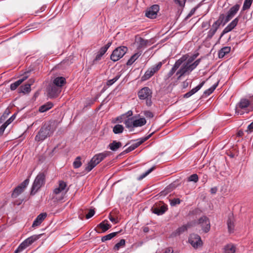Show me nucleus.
I'll return each mask as SVG.
<instances>
[{
  "mask_svg": "<svg viewBox=\"0 0 253 253\" xmlns=\"http://www.w3.org/2000/svg\"><path fill=\"white\" fill-rule=\"evenodd\" d=\"M56 128V122L54 121H49L42 123L38 133L35 137L37 142H42L45 139L50 137Z\"/></svg>",
  "mask_w": 253,
  "mask_h": 253,
  "instance_id": "f257e3e1",
  "label": "nucleus"
},
{
  "mask_svg": "<svg viewBox=\"0 0 253 253\" xmlns=\"http://www.w3.org/2000/svg\"><path fill=\"white\" fill-rule=\"evenodd\" d=\"M111 152L105 151L102 153L95 155L88 163L85 168L87 172L91 171L96 166L102 161L105 158L110 155Z\"/></svg>",
  "mask_w": 253,
  "mask_h": 253,
  "instance_id": "f03ea898",
  "label": "nucleus"
},
{
  "mask_svg": "<svg viewBox=\"0 0 253 253\" xmlns=\"http://www.w3.org/2000/svg\"><path fill=\"white\" fill-rule=\"evenodd\" d=\"M252 99L253 101L246 98L241 99L236 105V114L242 115L244 113V112L240 111V109H246L247 113L253 111V96Z\"/></svg>",
  "mask_w": 253,
  "mask_h": 253,
  "instance_id": "7ed1b4c3",
  "label": "nucleus"
},
{
  "mask_svg": "<svg viewBox=\"0 0 253 253\" xmlns=\"http://www.w3.org/2000/svg\"><path fill=\"white\" fill-rule=\"evenodd\" d=\"M45 174L43 172H40L36 177L31 187L30 195H35L38 191L45 184Z\"/></svg>",
  "mask_w": 253,
  "mask_h": 253,
  "instance_id": "20e7f679",
  "label": "nucleus"
},
{
  "mask_svg": "<svg viewBox=\"0 0 253 253\" xmlns=\"http://www.w3.org/2000/svg\"><path fill=\"white\" fill-rule=\"evenodd\" d=\"M127 51V48L125 46H121L115 48L110 56V59L113 62H116L122 58Z\"/></svg>",
  "mask_w": 253,
  "mask_h": 253,
  "instance_id": "39448f33",
  "label": "nucleus"
},
{
  "mask_svg": "<svg viewBox=\"0 0 253 253\" xmlns=\"http://www.w3.org/2000/svg\"><path fill=\"white\" fill-rule=\"evenodd\" d=\"M188 57V54L183 55L181 58L175 61L174 65L167 75V79L170 78L174 74V73L179 68L181 64L186 61Z\"/></svg>",
  "mask_w": 253,
  "mask_h": 253,
  "instance_id": "423d86ee",
  "label": "nucleus"
},
{
  "mask_svg": "<svg viewBox=\"0 0 253 253\" xmlns=\"http://www.w3.org/2000/svg\"><path fill=\"white\" fill-rule=\"evenodd\" d=\"M197 224L200 225L203 231L207 233L209 232L211 229V223L209 218L203 215L201 217L198 221Z\"/></svg>",
  "mask_w": 253,
  "mask_h": 253,
  "instance_id": "0eeeda50",
  "label": "nucleus"
},
{
  "mask_svg": "<svg viewBox=\"0 0 253 253\" xmlns=\"http://www.w3.org/2000/svg\"><path fill=\"white\" fill-rule=\"evenodd\" d=\"M168 210V206L163 202L155 204L151 208L153 213L160 215L163 214Z\"/></svg>",
  "mask_w": 253,
  "mask_h": 253,
  "instance_id": "6e6552de",
  "label": "nucleus"
},
{
  "mask_svg": "<svg viewBox=\"0 0 253 253\" xmlns=\"http://www.w3.org/2000/svg\"><path fill=\"white\" fill-rule=\"evenodd\" d=\"M188 242L195 249H197L203 245L201 237L199 235L194 233L190 235Z\"/></svg>",
  "mask_w": 253,
  "mask_h": 253,
  "instance_id": "1a4fd4ad",
  "label": "nucleus"
},
{
  "mask_svg": "<svg viewBox=\"0 0 253 253\" xmlns=\"http://www.w3.org/2000/svg\"><path fill=\"white\" fill-rule=\"evenodd\" d=\"M240 7V4H236L231 7L227 13L225 17V20L223 23V25H225L228 21L232 19L239 11Z\"/></svg>",
  "mask_w": 253,
  "mask_h": 253,
  "instance_id": "9d476101",
  "label": "nucleus"
},
{
  "mask_svg": "<svg viewBox=\"0 0 253 253\" xmlns=\"http://www.w3.org/2000/svg\"><path fill=\"white\" fill-rule=\"evenodd\" d=\"M159 11V6L158 4H154L145 11V16L151 19L156 18L157 13Z\"/></svg>",
  "mask_w": 253,
  "mask_h": 253,
  "instance_id": "9b49d317",
  "label": "nucleus"
},
{
  "mask_svg": "<svg viewBox=\"0 0 253 253\" xmlns=\"http://www.w3.org/2000/svg\"><path fill=\"white\" fill-rule=\"evenodd\" d=\"M154 133V131L152 132L147 136L140 138L139 139H137L136 140H132L131 141H137L136 142L132 144L131 146L128 147L129 151L131 152L134 149H135L136 148L139 147L141 144H142L143 143L147 141L148 139H149Z\"/></svg>",
  "mask_w": 253,
  "mask_h": 253,
  "instance_id": "f8f14e48",
  "label": "nucleus"
},
{
  "mask_svg": "<svg viewBox=\"0 0 253 253\" xmlns=\"http://www.w3.org/2000/svg\"><path fill=\"white\" fill-rule=\"evenodd\" d=\"M180 68L176 72V75L177 76V80H180L181 78L184 76L185 74H189L191 71L190 68L189 64L186 62L182 63Z\"/></svg>",
  "mask_w": 253,
  "mask_h": 253,
  "instance_id": "ddd939ff",
  "label": "nucleus"
},
{
  "mask_svg": "<svg viewBox=\"0 0 253 253\" xmlns=\"http://www.w3.org/2000/svg\"><path fill=\"white\" fill-rule=\"evenodd\" d=\"M240 15L232 20L222 31L220 36V39L224 34L232 31L238 24L239 20Z\"/></svg>",
  "mask_w": 253,
  "mask_h": 253,
  "instance_id": "4468645a",
  "label": "nucleus"
},
{
  "mask_svg": "<svg viewBox=\"0 0 253 253\" xmlns=\"http://www.w3.org/2000/svg\"><path fill=\"white\" fill-rule=\"evenodd\" d=\"M61 91V88L51 84L48 88V94L50 98L56 97Z\"/></svg>",
  "mask_w": 253,
  "mask_h": 253,
  "instance_id": "2eb2a0df",
  "label": "nucleus"
},
{
  "mask_svg": "<svg viewBox=\"0 0 253 253\" xmlns=\"http://www.w3.org/2000/svg\"><path fill=\"white\" fill-rule=\"evenodd\" d=\"M152 91L148 87H144L138 92V97L140 99L144 100L148 97H152Z\"/></svg>",
  "mask_w": 253,
  "mask_h": 253,
  "instance_id": "dca6fc26",
  "label": "nucleus"
},
{
  "mask_svg": "<svg viewBox=\"0 0 253 253\" xmlns=\"http://www.w3.org/2000/svg\"><path fill=\"white\" fill-rule=\"evenodd\" d=\"M192 226L190 222L187 223L186 224L183 225L181 227H178L174 231L172 232L171 236L172 237H175L180 235L181 234L186 231L188 229Z\"/></svg>",
  "mask_w": 253,
  "mask_h": 253,
  "instance_id": "f3484780",
  "label": "nucleus"
},
{
  "mask_svg": "<svg viewBox=\"0 0 253 253\" xmlns=\"http://www.w3.org/2000/svg\"><path fill=\"white\" fill-rule=\"evenodd\" d=\"M30 72H27L25 73V75L23 76L22 78L18 80V81H16L14 83H12L10 84V89L11 90H15L18 86H19L25 80H26L28 77V76L27 75V74L29 73Z\"/></svg>",
  "mask_w": 253,
  "mask_h": 253,
  "instance_id": "a211bd4d",
  "label": "nucleus"
},
{
  "mask_svg": "<svg viewBox=\"0 0 253 253\" xmlns=\"http://www.w3.org/2000/svg\"><path fill=\"white\" fill-rule=\"evenodd\" d=\"M47 215V214L46 212L41 213L38 215L32 224V227H34L40 225L44 220V219L46 217Z\"/></svg>",
  "mask_w": 253,
  "mask_h": 253,
  "instance_id": "6ab92c4d",
  "label": "nucleus"
},
{
  "mask_svg": "<svg viewBox=\"0 0 253 253\" xmlns=\"http://www.w3.org/2000/svg\"><path fill=\"white\" fill-rule=\"evenodd\" d=\"M205 81L202 82L199 85H198L192 89L191 90L188 91V92L184 94L183 97L184 98H188L195 94L196 92H197L198 90H199L205 84Z\"/></svg>",
  "mask_w": 253,
  "mask_h": 253,
  "instance_id": "aec40b11",
  "label": "nucleus"
},
{
  "mask_svg": "<svg viewBox=\"0 0 253 253\" xmlns=\"http://www.w3.org/2000/svg\"><path fill=\"white\" fill-rule=\"evenodd\" d=\"M67 186V183L63 180L59 181V185L58 187L55 188L53 191V194L55 195L59 194L61 192L65 190L66 187Z\"/></svg>",
  "mask_w": 253,
  "mask_h": 253,
  "instance_id": "412c9836",
  "label": "nucleus"
},
{
  "mask_svg": "<svg viewBox=\"0 0 253 253\" xmlns=\"http://www.w3.org/2000/svg\"><path fill=\"white\" fill-rule=\"evenodd\" d=\"M97 227L101 230V231H98L99 233H104L111 227V225L108 223L107 220H104L98 224Z\"/></svg>",
  "mask_w": 253,
  "mask_h": 253,
  "instance_id": "4be33fe9",
  "label": "nucleus"
},
{
  "mask_svg": "<svg viewBox=\"0 0 253 253\" xmlns=\"http://www.w3.org/2000/svg\"><path fill=\"white\" fill-rule=\"evenodd\" d=\"M66 83V81L64 77H58L53 80L52 84L61 88Z\"/></svg>",
  "mask_w": 253,
  "mask_h": 253,
  "instance_id": "5701e85b",
  "label": "nucleus"
},
{
  "mask_svg": "<svg viewBox=\"0 0 253 253\" xmlns=\"http://www.w3.org/2000/svg\"><path fill=\"white\" fill-rule=\"evenodd\" d=\"M177 187V184L175 182H172L167 186L165 189L161 192L160 194L161 196H166L168 193L171 192Z\"/></svg>",
  "mask_w": 253,
  "mask_h": 253,
  "instance_id": "b1692460",
  "label": "nucleus"
},
{
  "mask_svg": "<svg viewBox=\"0 0 253 253\" xmlns=\"http://www.w3.org/2000/svg\"><path fill=\"white\" fill-rule=\"evenodd\" d=\"M42 235V234L39 235H34L25 239L24 241V242L26 244V246L28 247L32 245L34 242L38 240Z\"/></svg>",
  "mask_w": 253,
  "mask_h": 253,
  "instance_id": "393cba45",
  "label": "nucleus"
},
{
  "mask_svg": "<svg viewBox=\"0 0 253 253\" xmlns=\"http://www.w3.org/2000/svg\"><path fill=\"white\" fill-rule=\"evenodd\" d=\"M29 81H30V83H28L20 86V87L18 89L19 93H26L30 92L31 85L34 82L31 81V80Z\"/></svg>",
  "mask_w": 253,
  "mask_h": 253,
  "instance_id": "a878e982",
  "label": "nucleus"
},
{
  "mask_svg": "<svg viewBox=\"0 0 253 253\" xmlns=\"http://www.w3.org/2000/svg\"><path fill=\"white\" fill-rule=\"evenodd\" d=\"M122 143L121 142L117 141L116 140H113L112 142L109 144L108 148L110 149L113 151H117L122 147Z\"/></svg>",
  "mask_w": 253,
  "mask_h": 253,
  "instance_id": "bb28decb",
  "label": "nucleus"
},
{
  "mask_svg": "<svg viewBox=\"0 0 253 253\" xmlns=\"http://www.w3.org/2000/svg\"><path fill=\"white\" fill-rule=\"evenodd\" d=\"M219 27L217 26L216 25H215V24H213L212 25L211 28L209 30V31L208 33V35L206 38L207 40H211L212 37L214 36V35L215 34L216 32L217 31V29Z\"/></svg>",
  "mask_w": 253,
  "mask_h": 253,
  "instance_id": "cd10ccee",
  "label": "nucleus"
},
{
  "mask_svg": "<svg viewBox=\"0 0 253 253\" xmlns=\"http://www.w3.org/2000/svg\"><path fill=\"white\" fill-rule=\"evenodd\" d=\"M53 106V104L51 102H48L40 106L39 107V111L41 113H43L50 109Z\"/></svg>",
  "mask_w": 253,
  "mask_h": 253,
  "instance_id": "c85d7f7f",
  "label": "nucleus"
},
{
  "mask_svg": "<svg viewBox=\"0 0 253 253\" xmlns=\"http://www.w3.org/2000/svg\"><path fill=\"white\" fill-rule=\"evenodd\" d=\"M231 50V47L225 46L222 47L218 51V57L219 58H222L225 55L230 52Z\"/></svg>",
  "mask_w": 253,
  "mask_h": 253,
  "instance_id": "c756f323",
  "label": "nucleus"
},
{
  "mask_svg": "<svg viewBox=\"0 0 253 253\" xmlns=\"http://www.w3.org/2000/svg\"><path fill=\"white\" fill-rule=\"evenodd\" d=\"M138 48H141L146 47L147 45H151V41L147 40H145L143 38L140 37L138 41Z\"/></svg>",
  "mask_w": 253,
  "mask_h": 253,
  "instance_id": "7c9ffc66",
  "label": "nucleus"
},
{
  "mask_svg": "<svg viewBox=\"0 0 253 253\" xmlns=\"http://www.w3.org/2000/svg\"><path fill=\"white\" fill-rule=\"evenodd\" d=\"M146 123V121L144 118H139V119L134 120L132 125L134 127L142 126L145 125Z\"/></svg>",
  "mask_w": 253,
  "mask_h": 253,
  "instance_id": "2f4dec72",
  "label": "nucleus"
},
{
  "mask_svg": "<svg viewBox=\"0 0 253 253\" xmlns=\"http://www.w3.org/2000/svg\"><path fill=\"white\" fill-rule=\"evenodd\" d=\"M121 231H122V230H121L120 231H119L118 232H112L108 235L104 236L101 238V241L102 242H104L106 241L110 240L112 239L113 238H114V237H115L116 236H117Z\"/></svg>",
  "mask_w": 253,
  "mask_h": 253,
  "instance_id": "473e14b6",
  "label": "nucleus"
},
{
  "mask_svg": "<svg viewBox=\"0 0 253 253\" xmlns=\"http://www.w3.org/2000/svg\"><path fill=\"white\" fill-rule=\"evenodd\" d=\"M133 122H134V118L133 117L128 118V119H127L124 122V123L126 125V126L127 128H130L129 130L130 131H132L133 130L132 128L134 127L132 125V123H133Z\"/></svg>",
  "mask_w": 253,
  "mask_h": 253,
  "instance_id": "72a5a7b5",
  "label": "nucleus"
},
{
  "mask_svg": "<svg viewBox=\"0 0 253 253\" xmlns=\"http://www.w3.org/2000/svg\"><path fill=\"white\" fill-rule=\"evenodd\" d=\"M154 73L152 71L150 68H149L145 73L144 75L142 77V81H146L149 79L151 77L154 75Z\"/></svg>",
  "mask_w": 253,
  "mask_h": 253,
  "instance_id": "f704fd0d",
  "label": "nucleus"
},
{
  "mask_svg": "<svg viewBox=\"0 0 253 253\" xmlns=\"http://www.w3.org/2000/svg\"><path fill=\"white\" fill-rule=\"evenodd\" d=\"M218 84V83L217 82L216 83L214 84L210 88L206 90L203 93V96H208L210 95L214 91V90L215 89V88L217 87Z\"/></svg>",
  "mask_w": 253,
  "mask_h": 253,
  "instance_id": "c9c22d12",
  "label": "nucleus"
},
{
  "mask_svg": "<svg viewBox=\"0 0 253 253\" xmlns=\"http://www.w3.org/2000/svg\"><path fill=\"white\" fill-rule=\"evenodd\" d=\"M124 130V127L121 125H116L113 128V132L115 134L122 133Z\"/></svg>",
  "mask_w": 253,
  "mask_h": 253,
  "instance_id": "e433bc0d",
  "label": "nucleus"
},
{
  "mask_svg": "<svg viewBox=\"0 0 253 253\" xmlns=\"http://www.w3.org/2000/svg\"><path fill=\"white\" fill-rule=\"evenodd\" d=\"M73 57L69 56L68 58L64 59L61 63L60 65L63 66H69L73 63Z\"/></svg>",
  "mask_w": 253,
  "mask_h": 253,
  "instance_id": "4c0bfd02",
  "label": "nucleus"
},
{
  "mask_svg": "<svg viewBox=\"0 0 253 253\" xmlns=\"http://www.w3.org/2000/svg\"><path fill=\"white\" fill-rule=\"evenodd\" d=\"M141 53H136L131 56V57L126 62L127 66H130L133 64V63L140 56Z\"/></svg>",
  "mask_w": 253,
  "mask_h": 253,
  "instance_id": "58836bf2",
  "label": "nucleus"
},
{
  "mask_svg": "<svg viewBox=\"0 0 253 253\" xmlns=\"http://www.w3.org/2000/svg\"><path fill=\"white\" fill-rule=\"evenodd\" d=\"M111 44L112 42H108L105 45L101 47L97 53H98L100 55H101L103 56L106 52Z\"/></svg>",
  "mask_w": 253,
  "mask_h": 253,
  "instance_id": "ea45409f",
  "label": "nucleus"
},
{
  "mask_svg": "<svg viewBox=\"0 0 253 253\" xmlns=\"http://www.w3.org/2000/svg\"><path fill=\"white\" fill-rule=\"evenodd\" d=\"M226 16L224 14H220L218 17V19L214 22L213 23L215 24V25H216L219 27H220L221 24L223 25V23L225 21Z\"/></svg>",
  "mask_w": 253,
  "mask_h": 253,
  "instance_id": "a19ab883",
  "label": "nucleus"
},
{
  "mask_svg": "<svg viewBox=\"0 0 253 253\" xmlns=\"http://www.w3.org/2000/svg\"><path fill=\"white\" fill-rule=\"evenodd\" d=\"M236 247L233 245H227L225 247V253H235Z\"/></svg>",
  "mask_w": 253,
  "mask_h": 253,
  "instance_id": "79ce46f5",
  "label": "nucleus"
},
{
  "mask_svg": "<svg viewBox=\"0 0 253 253\" xmlns=\"http://www.w3.org/2000/svg\"><path fill=\"white\" fill-rule=\"evenodd\" d=\"M21 189H20V187L17 186L14 188L13 191L11 194V197L13 198H16L22 192H23Z\"/></svg>",
  "mask_w": 253,
  "mask_h": 253,
  "instance_id": "37998d69",
  "label": "nucleus"
},
{
  "mask_svg": "<svg viewBox=\"0 0 253 253\" xmlns=\"http://www.w3.org/2000/svg\"><path fill=\"white\" fill-rule=\"evenodd\" d=\"M156 169L155 166H153L149 169H148L145 172L141 174L138 178L137 179L138 180H141L145 177H146L147 175H148L150 173H151L152 171H153Z\"/></svg>",
  "mask_w": 253,
  "mask_h": 253,
  "instance_id": "c03bdc74",
  "label": "nucleus"
},
{
  "mask_svg": "<svg viewBox=\"0 0 253 253\" xmlns=\"http://www.w3.org/2000/svg\"><path fill=\"white\" fill-rule=\"evenodd\" d=\"M227 226H228V229L229 232H232L234 230V224L233 220V219H232L230 217L228 218V219L227 220Z\"/></svg>",
  "mask_w": 253,
  "mask_h": 253,
  "instance_id": "a18cd8bd",
  "label": "nucleus"
},
{
  "mask_svg": "<svg viewBox=\"0 0 253 253\" xmlns=\"http://www.w3.org/2000/svg\"><path fill=\"white\" fill-rule=\"evenodd\" d=\"M126 244V240L125 239H121L120 242L117 243L114 247L113 249L115 251H118L120 248L124 247Z\"/></svg>",
  "mask_w": 253,
  "mask_h": 253,
  "instance_id": "49530a36",
  "label": "nucleus"
},
{
  "mask_svg": "<svg viewBox=\"0 0 253 253\" xmlns=\"http://www.w3.org/2000/svg\"><path fill=\"white\" fill-rule=\"evenodd\" d=\"M253 0H245L242 11L249 9L252 4Z\"/></svg>",
  "mask_w": 253,
  "mask_h": 253,
  "instance_id": "de8ad7c7",
  "label": "nucleus"
},
{
  "mask_svg": "<svg viewBox=\"0 0 253 253\" xmlns=\"http://www.w3.org/2000/svg\"><path fill=\"white\" fill-rule=\"evenodd\" d=\"M81 160V158L80 156H78L76 158L73 164L75 169H78L81 167L82 163Z\"/></svg>",
  "mask_w": 253,
  "mask_h": 253,
  "instance_id": "09e8293b",
  "label": "nucleus"
},
{
  "mask_svg": "<svg viewBox=\"0 0 253 253\" xmlns=\"http://www.w3.org/2000/svg\"><path fill=\"white\" fill-rule=\"evenodd\" d=\"M121 74H118L113 79L108 80L107 82H106V85L107 86H110L112 85L114 83H115L117 81L119 80Z\"/></svg>",
  "mask_w": 253,
  "mask_h": 253,
  "instance_id": "8fccbe9b",
  "label": "nucleus"
},
{
  "mask_svg": "<svg viewBox=\"0 0 253 253\" xmlns=\"http://www.w3.org/2000/svg\"><path fill=\"white\" fill-rule=\"evenodd\" d=\"M162 63L161 62H158L157 64L150 67L153 73H155L157 72L162 67Z\"/></svg>",
  "mask_w": 253,
  "mask_h": 253,
  "instance_id": "3c124183",
  "label": "nucleus"
},
{
  "mask_svg": "<svg viewBox=\"0 0 253 253\" xmlns=\"http://www.w3.org/2000/svg\"><path fill=\"white\" fill-rule=\"evenodd\" d=\"M199 177L197 174H193L188 177L187 181H192L195 183L198 181Z\"/></svg>",
  "mask_w": 253,
  "mask_h": 253,
  "instance_id": "603ef678",
  "label": "nucleus"
},
{
  "mask_svg": "<svg viewBox=\"0 0 253 253\" xmlns=\"http://www.w3.org/2000/svg\"><path fill=\"white\" fill-rule=\"evenodd\" d=\"M202 58H199L197 59L193 63L189 64L190 68L191 69V71H193L194 69L196 68V67L200 63Z\"/></svg>",
  "mask_w": 253,
  "mask_h": 253,
  "instance_id": "864d4df0",
  "label": "nucleus"
},
{
  "mask_svg": "<svg viewBox=\"0 0 253 253\" xmlns=\"http://www.w3.org/2000/svg\"><path fill=\"white\" fill-rule=\"evenodd\" d=\"M199 53L198 52H196L192 54L189 58L187 59V61L186 62L188 64L191 63L194 60L196 59V58L199 56ZM189 57V56L188 57Z\"/></svg>",
  "mask_w": 253,
  "mask_h": 253,
  "instance_id": "5fc2aeb1",
  "label": "nucleus"
},
{
  "mask_svg": "<svg viewBox=\"0 0 253 253\" xmlns=\"http://www.w3.org/2000/svg\"><path fill=\"white\" fill-rule=\"evenodd\" d=\"M29 179H26L23 182L20 184L18 187H20V189L24 191V189L27 186L29 183Z\"/></svg>",
  "mask_w": 253,
  "mask_h": 253,
  "instance_id": "6e6d98bb",
  "label": "nucleus"
},
{
  "mask_svg": "<svg viewBox=\"0 0 253 253\" xmlns=\"http://www.w3.org/2000/svg\"><path fill=\"white\" fill-rule=\"evenodd\" d=\"M181 200L179 198H174L170 200V204L171 206H175L180 204Z\"/></svg>",
  "mask_w": 253,
  "mask_h": 253,
  "instance_id": "4d7b16f0",
  "label": "nucleus"
},
{
  "mask_svg": "<svg viewBox=\"0 0 253 253\" xmlns=\"http://www.w3.org/2000/svg\"><path fill=\"white\" fill-rule=\"evenodd\" d=\"M102 57V56L101 55H100L98 53H97L95 58L93 60L91 65H93L96 64L98 61L101 59Z\"/></svg>",
  "mask_w": 253,
  "mask_h": 253,
  "instance_id": "13d9d810",
  "label": "nucleus"
},
{
  "mask_svg": "<svg viewBox=\"0 0 253 253\" xmlns=\"http://www.w3.org/2000/svg\"><path fill=\"white\" fill-rule=\"evenodd\" d=\"M204 0L202 1L201 2H200L199 4H198L195 7H194V8H193L190 11V13L192 15L194 14V13L195 12V11H196V10L200 7L201 6L202 4H203V2Z\"/></svg>",
  "mask_w": 253,
  "mask_h": 253,
  "instance_id": "bf43d9fd",
  "label": "nucleus"
},
{
  "mask_svg": "<svg viewBox=\"0 0 253 253\" xmlns=\"http://www.w3.org/2000/svg\"><path fill=\"white\" fill-rule=\"evenodd\" d=\"M174 2L178 4L180 7H183L185 6L186 0H174Z\"/></svg>",
  "mask_w": 253,
  "mask_h": 253,
  "instance_id": "052dcab7",
  "label": "nucleus"
},
{
  "mask_svg": "<svg viewBox=\"0 0 253 253\" xmlns=\"http://www.w3.org/2000/svg\"><path fill=\"white\" fill-rule=\"evenodd\" d=\"M16 117V114H13L9 119H8L4 123L6 126H7L13 120L15 119Z\"/></svg>",
  "mask_w": 253,
  "mask_h": 253,
  "instance_id": "680f3d73",
  "label": "nucleus"
},
{
  "mask_svg": "<svg viewBox=\"0 0 253 253\" xmlns=\"http://www.w3.org/2000/svg\"><path fill=\"white\" fill-rule=\"evenodd\" d=\"M95 214V211L93 209L89 210L88 213L86 215V218L89 219L94 215Z\"/></svg>",
  "mask_w": 253,
  "mask_h": 253,
  "instance_id": "e2e57ef3",
  "label": "nucleus"
},
{
  "mask_svg": "<svg viewBox=\"0 0 253 253\" xmlns=\"http://www.w3.org/2000/svg\"><path fill=\"white\" fill-rule=\"evenodd\" d=\"M109 218L110 220L112 222H113V223H115V224L119 222V221H118V219H117V218H116L114 217L111 215V213H110V214H109Z\"/></svg>",
  "mask_w": 253,
  "mask_h": 253,
  "instance_id": "0e129e2a",
  "label": "nucleus"
},
{
  "mask_svg": "<svg viewBox=\"0 0 253 253\" xmlns=\"http://www.w3.org/2000/svg\"><path fill=\"white\" fill-rule=\"evenodd\" d=\"M144 115L146 117L149 118H152L154 117L153 113L150 111H145Z\"/></svg>",
  "mask_w": 253,
  "mask_h": 253,
  "instance_id": "69168bd1",
  "label": "nucleus"
},
{
  "mask_svg": "<svg viewBox=\"0 0 253 253\" xmlns=\"http://www.w3.org/2000/svg\"><path fill=\"white\" fill-rule=\"evenodd\" d=\"M6 127V125L4 124L1 126L0 127V136L3 134L4 131Z\"/></svg>",
  "mask_w": 253,
  "mask_h": 253,
  "instance_id": "338daca9",
  "label": "nucleus"
},
{
  "mask_svg": "<svg viewBox=\"0 0 253 253\" xmlns=\"http://www.w3.org/2000/svg\"><path fill=\"white\" fill-rule=\"evenodd\" d=\"M27 247L26 246V244L24 242V241L21 243L20 245L18 246V248L19 249L21 250V251L24 250L25 249H26Z\"/></svg>",
  "mask_w": 253,
  "mask_h": 253,
  "instance_id": "774afa93",
  "label": "nucleus"
}]
</instances>
